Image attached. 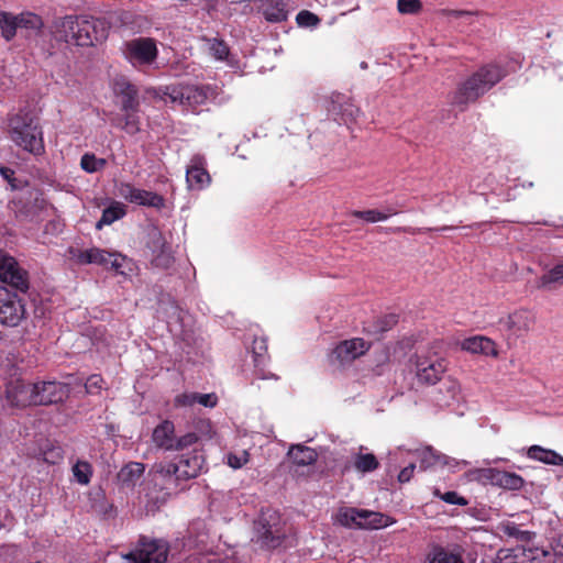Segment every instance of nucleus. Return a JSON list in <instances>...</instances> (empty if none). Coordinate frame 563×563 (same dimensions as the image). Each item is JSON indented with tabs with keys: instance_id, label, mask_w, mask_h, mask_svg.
Returning a JSON list of instances; mask_svg holds the SVG:
<instances>
[{
	"instance_id": "nucleus-10",
	"label": "nucleus",
	"mask_w": 563,
	"mask_h": 563,
	"mask_svg": "<svg viewBox=\"0 0 563 563\" xmlns=\"http://www.w3.org/2000/svg\"><path fill=\"white\" fill-rule=\"evenodd\" d=\"M122 53L133 67H142L155 62L158 49L153 38L137 37L125 42L122 46Z\"/></svg>"
},
{
	"instance_id": "nucleus-40",
	"label": "nucleus",
	"mask_w": 563,
	"mask_h": 563,
	"mask_svg": "<svg viewBox=\"0 0 563 563\" xmlns=\"http://www.w3.org/2000/svg\"><path fill=\"white\" fill-rule=\"evenodd\" d=\"M73 473L76 481L81 485H87L90 482V477L92 474L91 465L85 461H78L73 466Z\"/></svg>"
},
{
	"instance_id": "nucleus-26",
	"label": "nucleus",
	"mask_w": 563,
	"mask_h": 563,
	"mask_svg": "<svg viewBox=\"0 0 563 563\" xmlns=\"http://www.w3.org/2000/svg\"><path fill=\"white\" fill-rule=\"evenodd\" d=\"M117 92L122 98V110L124 112L129 111H137L139 109V100H137V89L134 85L122 81L117 84Z\"/></svg>"
},
{
	"instance_id": "nucleus-53",
	"label": "nucleus",
	"mask_w": 563,
	"mask_h": 563,
	"mask_svg": "<svg viewBox=\"0 0 563 563\" xmlns=\"http://www.w3.org/2000/svg\"><path fill=\"white\" fill-rule=\"evenodd\" d=\"M503 180H498V181H495V176L494 175H488L485 179V184L483 186V188H481L479 185H474L472 184L471 186L475 188L476 191H478L481 195H485V189H489L492 191H496L497 190V185H503Z\"/></svg>"
},
{
	"instance_id": "nucleus-32",
	"label": "nucleus",
	"mask_w": 563,
	"mask_h": 563,
	"mask_svg": "<svg viewBox=\"0 0 563 563\" xmlns=\"http://www.w3.org/2000/svg\"><path fill=\"white\" fill-rule=\"evenodd\" d=\"M420 466L424 470L431 467H441V464H450V456L428 446L420 452Z\"/></svg>"
},
{
	"instance_id": "nucleus-17",
	"label": "nucleus",
	"mask_w": 563,
	"mask_h": 563,
	"mask_svg": "<svg viewBox=\"0 0 563 563\" xmlns=\"http://www.w3.org/2000/svg\"><path fill=\"white\" fill-rule=\"evenodd\" d=\"M196 445H192L191 450L181 453L174 462L178 471V478H181V481L195 478L202 471L205 457Z\"/></svg>"
},
{
	"instance_id": "nucleus-1",
	"label": "nucleus",
	"mask_w": 563,
	"mask_h": 563,
	"mask_svg": "<svg viewBox=\"0 0 563 563\" xmlns=\"http://www.w3.org/2000/svg\"><path fill=\"white\" fill-rule=\"evenodd\" d=\"M57 40L77 46H93L108 36L103 21L89 16L66 15L54 24Z\"/></svg>"
},
{
	"instance_id": "nucleus-46",
	"label": "nucleus",
	"mask_w": 563,
	"mask_h": 563,
	"mask_svg": "<svg viewBox=\"0 0 563 563\" xmlns=\"http://www.w3.org/2000/svg\"><path fill=\"white\" fill-rule=\"evenodd\" d=\"M434 495L450 505L466 506L468 504L466 498L460 496L456 492L441 493L439 489H435Z\"/></svg>"
},
{
	"instance_id": "nucleus-58",
	"label": "nucleus",
	"mask_w": 563,
	"mask_h": 563,
	"mask_svg": "<svg viewBox=\"0 0 563 563\" xmlns=\"http://www.w3.org/2000/svg\"><path fill=\"white\" fill-rule=\"evenodd\" d=\"M450 460H451L450 464H441V467H448L452 472H455V471L463 470L468 464L465 460H456L451 456H450Z\"/></svg>"
},
{
	"instance_id": "nucleus-13",
	"label": "nucleus",
	"mask_w": 563,
	"mask_h": 563,
	"mask_svg": "<svg viewBox=\"0 0 563 563\" xmlns=\"http://www.w3.org/2000/svg\"><path fill=\"white\" fill-rule=\"evenodd\" d=\"M70 253L79 264H96L102 266H108L110 264L111 268L117 272L122 267L123 262L125 261V256L120 253L109 252L98 247L70 251Z\"/></svg>"
},
{
	"instance_id": "nucleus-55",
	"label": "nucleus",
	"mask_w": 563,
	"mask_h": 563,
	"mask_svg": "<svg viewBox=\"0 0 563 563\" xmlns=\"http://www.w3.org/2000/svg\"><path fill=\"white\" fill-rule=\"evenodd\" d=\"M358 113H360L358 108H356L352 103H346V104H344V107L342 109L343 121L346 123L347 121L355 120L356 117L358 115Z\"/></svg>"
},
{
	"instance_id": "nucleus-36",
	"label": "nucleus",
	"mask_w": 563,
	"mask_h": 563,
	"mask_svg": "<svg viewBox=\"0 0 563 563\" xmlns=\"http://www.w3.org/2000/svg\"><path fill=\"white\" fill-rule=\"evenodd\" d=\"M354 467L361 473H369L378 467V461L372 453H358L354 456Z\"/></svg>"
},
{
	"instance_id": "nucleus-3",
	"label": "nucleus",
	"mask_w": 563,
	"mask_h": 563,
	"mask_svg": "<svg viewBox=\"0 0 563 563\" xmlns=\"http://www.w3.org/2000/svg\"><path fill=\"white\" fill-rule=\"evenodd\" d=\"M506 76V71L496 64H488L479 68L455 91L453 102L466 104L475 101Z\"/></svg>"
},
{
	"instance_id": "nucleus-27",
	"label": "nucleus",
	"mask_w": 563,
	"mask_h": 563,
	"mask_svg": "<svg viewBox=\"0 0 563 563\" xmlns=\"http://www.w3.org/2000/svg\"><path fill=\"white\" fill-rule=\"evenodd\" d=\"M287 455L291 459L294 464L298 466L311 465L318 459V454L313 449L302 444H292Z\"/></svg>"
},
{
	"instance_id": "nucleus-31",
	"label": "nucleus",
	"mask_w": 563,
	"mask_h": 563,
	"mask_svg": "<svg viewBox=\"0 0 563 563\" xmlns=\"http://www.w3.org/2000/svg\"><path fill=\"white\" fill-rule=\"evenodd\" d=\"M131 203L163 209L165 207V199L156 192L136 188Z\"/></svg>"
},
{
	"instance_id": "nucleus-4",
	"label": "nucleus",
	"mask_w": 563,
	"mask_h": 563,
	"mask_svg": "<svg viewBox=\"0 0 563 563\" xmlns=\"http://www.w3.org/2000/svg\"><path fill=\"white\" fill-rule=\"evenodd\" d=\"M10 136L19 147L34 155L44 152L43 132L37 120L27 114H15L10 119Z\"/></svg>"
},
{
	"instance_id": "nucleus-29",
	"label": "nucleus",
	"mask_w": 563,
	"mask_h": 563,
	"mask_svg": "<svg viewBox=\"0 0 563 563\" xmlns=\"http://www.w3.org/2000/svg\"><path fill=\"white\" fill-rule=\"evenodd\" d=\"M145 467L142 463L131 462L126 464L118 474V478L123 486L134 487L141 479Z\"/></svg>"
},
{
	"instance_id": "nucleus-47",
	"label": "nucleus",
	"mask_w": 563,
	"mask_h": 563,
	"mask_svg": "<svg viewBox=\"0 0 563 563\" xmlns=\"http://www.w3.org/2000/svg\"><path fill=\"white\" fill-rule=\"evenodd\" d=\"M267 351V345L264 339H255L253 342V357L256 366L263 365L265 363V353Z\"/></svg>"
},
{
	"instance_id": "nucleus-34",
	"label": "nucleus",
	"mask_w": 563,
	"mask_h": 563,
	"mask_svg": "<svg viewBox=\"0 0 563 563\" xmlns=\"http://www.w3.org/2000/svg\"><path fill=\"white\" fill-rule=\"evenodd\" d=\"M125 216V207L120 202H113L102 212L101 218L97 222V229H101L103 225H110L114 221Z\"/></svg>"
},
{
	"instance_id": "nucleus-51",
	"label": "nucleus",
	"mask_w": 563,
	"mask_h": 563,
	"mask_svg": "<svg viewBox=\"0 0 563 563\" xmlns=\"http://www.w3.org/2000/svg\"><path fill=\"white\" fill-rule=\"evenodd\" d=\"M103 386V378L100 375L93 374L89 376L85 383V388L88 394H98Z\"/></svg>"
},
{
	"instance_id": "nucleus-37",
	"label": "nucleus",
	"mask_w": 563,
	"mask_h": 563,
	"mask_svg": "<svg viewBox=\"0 0 563 563\" xmlns=\"http://www.w3.org/2000/svg\"><path fill=\"white\" fill-rule=\"evenodd\" d=\"M107 165L104 158H99L95 154L86 153L81 156L80 167L89 174L102 170Z\"/></svg>"
},
{
	"instance_id": "nucleus-44",
	"label": "nucleus",
	"mask_w": 563,
	"mask_h": 563,
	"mask_svg": "<svg viewBox=\"0 0 563 563\" xmlns=\"http://www.w3.org/2000/svg\"><path fill=\"white\" fill-rule=\"evenodd\" d=\"M296 22L301 27H316L320 23V19L314 13L302 10L297 14Z\"/></svg>"
},
{
	"instance_id": "nucleus-23",
	"label": "nucleus",
	"mask_w": 563,
	"mask_h": 563,
	"mask_svg": "<svg viewBox=\"0 0 563 563\" xmlns=\"http://www.w3.org/2000/svg\"><path fill=\"white\" fill-rule=\"evenodd\" d=\"M258 10L266 21L283 22L287 20L290 12L289 0H260Z\"/></svg>"
},
{
	"instance_id": "nucleus-6",
	"label": "nucleus",
	"mask_w": 563,
	"mask_h": 563,
	"mask_svg": "<svg viewBox=\"0 0 563 563\" xmlns=\"http://www.w3.org/2000/svg\"><path fill=\"white\" fill-rule=\"evenodd\" d=\"M252 541L262 549L278 548L286 537L285 525L276 511H266L254 523Z\"/></svg>"
},
{
	"instance_id": "nucleus-12",
	"label": "nucleus",
	"mask_w": 563,
	"mask_h": 563,
	"mask_svg": "<svg viewBox=\"0 0 563 563\" xmlns=\"http://www.w3.org/2000/svg\"><path fill=\"white\" fill-rule=\"evenodd\" d=\"M0 282L22 292L29 289L27 272L2 249H0Z\"/></svg>"
},
{
	"instance_id": "nucleus-18",
	"label": "nucleus",
	"mask_w": 563,
	"mask_h": 563,
	"mask_svg": "<svg viewBox=\"0 0 563 563\" xmlns=\"http://www.w3.org/2000/svg\"><path fill=\"white\" fill-rule=\"evenodd\" d=\"M211 177L206 169V158L195 154L186 168V183L190 190H202L209 186Z\"/></svg>"
},
{
	"instance_id": "nucleus-20",
	"label": "nucleus",
	"mask_w": 563,
	"mask_h": 563,
	"mask_svg": "<svg viewBox=\"0 0 563 563\" xmlns=\"http://www.w3.org/2000/svg\"><path fill=\"white\" fill-rule=\"evenodd\" d=\"M371 344L362 338L340 342L333 350V356L342 364L350 363L369 350Z\"/></svg>"
},
{
	"instance_id": "nucleus-43",
	"label": "nucleus",
	"mask_w": 563,
	"mask_h": 563,
	"mask_svg": "<svg viewBox=\"0 0 563 563\" xmlns=\"http://www.w3.org/2000/svg\"><path fill=\"white\" fill-rule=\"evenodd\" d=\"M136 112L137 111H129L125 112L124 115V124L122 125V129L131 135L136 134L141 130L140 119Z\"/></svg>"
},
{
	"instance_id": "nucleus-2",
	"label": "nucleus",
	"mask_w": 563,
	"mask_h": 563,
	"mask_svg": "<svg viewBox=\"0 0 563 563\" xmlns=\"http://www.w3.org/2000/svg\"><path fill=\"white\" fill-rule=\"evenodd\" d=\"M156 97L186 110H195L208 101L221 104L227 101L223 91L217 85L178 84L159 87Z\"/></svg>"
},
{
	"instance_id": "nucleus-62",
	"label": "nucleus",
	"mask_w": 563,
	"mask_h": 563,
	"mask_svg": "<svg viewBox=\"0 0 563 563\" xmlns=\"http://www.w3.org/2000/svg\"><path fill=\"white\" fill-rule=\"evenodd\" d=\"M361 68H363V69H366V68H367V64H366V62H362V63H361Z\"/></svg>"
},
{
	"instance_id": "nucleus-33",
	"label": "nucleus",
	"mask_w": 563,
	"mask_h": 563,
	"mask_svg": "<svg viewBox=\"0 0 563 563\" xmlns=\"http://www.w3.org/2000/svg\"><path fill=\"white\" fill-rule=\"evenodd\" d=\"M424 563H464L462 556L443 547H434L427 554Z\"/></svg>"
},
{
	"instance_id": "nucleus-39",
	"label": "nucleus",
	"mask_w": 563,
	"mask_h": 563,
	"mask_svg": "<svg viewBox=\"0 0 563 563\" xmlns=\"http://www.w3.org/2000/svg\"><path fill=\"white\" fill-rule=\"evenodd\" d=\"M397 211H390L388 213L378 211V210H364V211H354L353 216L356 218H361L368 223L382 222L387 220L390 216L396 214Z\"/></svg>"
},
{
	"instance_id": "nucleus-42",
	"label": "nucleus",
	"mask_w": 563,
	"mask_h": 563,
	"mask_svg": "<svg viewBox=\"0 0 563 563\" xmlns=\"http://www.w3.org/2000/svg\"><path fill=\"white\" fill-rule=\"evenodd\" d=\"M250 459V454L246 450H241L236 452H230L227 455L228 465L234 470L241 468L244 466Z\"/></svg>"
},
{
	"instance_id": "nucleus-24",
	"label": "nucleus",
	"mask_w": 563,
	"mask_h": 563,
	"mask_svg": "<svg viewBox=\"0 0 563 563\" xmlns=\"http://www.w3.org/2000/svg\"><path fill=\"white\" fill-rule=\"evenodd\" d=\"M563 286V262L545 271L536 279V287L543 291H555Z\"/></svg>"
},
{
	"instance_id": "nucleus-25",
	"label": "nucleus",
	"mask_w": 563,
	"mask_h": 563,
	"mask_svg": "<svg viewBox=\"0 0 563 563\" xmlns=\"http://www.w3.org/2000/svg\"><path fill=\"white\" fill-rule=\"evenodd\" d=\"M464 351L470 353H481L486 356H496L497 351L494 341L486 336L475 335L463 340L461 344Z\"/></svg>"
},
{
	"instance_id": "nucleus-38",
	"label": "nucleus",
	"mask_w": 563,
	"mask_h": 563,
	"mask_svg": "<svg viewBox=\"0 0 563 563\" xmlns=\"http://www.w3.org/2000/svg\"><path fill=\"white\" fill-rule=\"evenodd\" d=\"M18 15L19 20V27L31 30V31H38L43 26V21L40 15L32 13V12H22Z\"/></svg>"
},
{
	"instance_id": "nucleus-48",
	"label": "nucleus",
	"mask_w": 563,
	"mask_h": 563,
	"mask_svg": "<svg viewBox=\"0 0 563 563\" xmlns=\"http://www.w3.org/2000/svg\"><path fill=\"white\" fill-rule=\"evenodd\" d=\"M397 8L402 14H413L421 9L420 0H398Z\"/></svg>"
},
{
	"instance_id": "nucleus-28",
	"label": "nucleus",
	"mask_w": 563,
	"mask_h": 563,
	"mask_svg": "<svg viewBox=\"0 0 563 563\" xmlns=\"http://www.w3.org/2000/svg\"><path fill=\"white\" fill-rule=\"evenodd\" d=\"M527 455L529 459L542 462L544 464L563 465V456L561 454L540 445L530 446L528 449Z\"/></svg>"
},
{
	"instance_id": "nucleus-7",
	"label": "nucleus",
	"mask_w": 563,
	"mask_h": 563,
	"mask_svg": "<svg viewBox=\"0 0 563 563\" xmlns=\"http://www.w3.org/2000/svg\"><path fill=\"white\" fill-rule=\"evenodd\" d=\"M415 375L420 384H437L446 371V360L434 351H422L411 360Z\"/></svg>"
},
{
	"instance_id": "nucleus-54",
	"label": "nucleus",
	"mask_w": 563,
	"mask_h": 563,
	"mask_svg": "<svg viewBox=\"0 0 563 563\" xmlns=\"http://www.w3.org/2000/svg\"><path fill=\"white\" fill-rule=\"evenodd\" d=\"M196 404L207 408H213L217 405V396L214 394L196 393Z\"/></svg>"
},
{
	"instance_id": "nucleus-19",
	"label": "nucleus",
	"mask_w": 563,
	"mask_h": 563,
	"mask_svg": "<svg viewBox=\"0 0 563 563\" xmlns=\"http://www.w3.org/2000/svg\"><path fill=\"white\" fill-rule=\"evenodd\" d=\"M148 247L152 252V264L162 269H168L174 264V256L170 246L167 245L161 232L155 231L151 234Z\"/></svg>"
},
{
	"instance_id": "nucleus-57",
	"label": "nucleus",
	"mask_w": 563,
	"mask_h": 563,
	"mask_svg": "<svg viewBox=\"0 0 563 563\" xmlns=\"http://www.w3.org/2000/svg\"><path fill=\"white\" fill-rule=\"evenodd\" d=\"M416 465L413 463L409 464L408 466L404 467L399 474H398V481L400 483H407L410 481V478L413 475Z\"/></svg>"
},
{
	"instance_id": "nucleus-56",
	"label": "nucleus",
	"mask_w": 563,
	"mask_h": 563,
	"mask_svg": "<svg viewBox=\"0 0 563 563\" xmlns=\"http://www.w3.org/2000/svg\"><path fill=\"white\" fill-rule=\"evenodd\" d=\"M169 310H170V312L168 314L167 324L172 325L173 322H179L181 320L180 308L175 302H170Z\"/></svg>"
},
{
	"instance_id": "nucleus-30",
	"label": "nucleus",
	"mask_w": 563,
	"mask_h": 563,
	"mask_svg": "<svg viewBox=\"0 0 563 563\" xmlns=\"http://www.w3.org/2000/svg\"><path fill=\"white\" fill-rule=\"evenodd\" d=\"M437 401L440 406H451L459 401L461 395V386L455 379L445 380L440 387Z\"/></svg>"
},
{
	"instance_id": "nucleus-61",
	"label": "nucleus",
	"mask_w": 563,
	"mask_h": 563,
	"mask_svg": "<svg viewBox=\"0 0 563 563\" xmlns=\"http://www.w3.org/2000/svg\"><path fill=\"white\" fill-rule=\"evenodd\" d=\"M382 357L384 361L388 358V355L385 351L382 352Z\"/></svg>"
},
{
	"instance_id": "nucleus-14",
	"label": "nucleus",
	"mask_w": 563,
	"mask_h": 563,
	"mask_svg": "<svg viewBox=\"0 0 563 563\" xmlns=\"http://www.w3.org/2000/svg\"><path fill=\"white\" fill-rule=\"evenodd\" d=\"M69 393V383L46 380L33 384L34 405L59 402L66 398Z\"/></svg>"
},
{
	"instance_id": "nucleus-22",
	"label": "nucleus",
	"mask_w": 563,
	"mask_h": 563,
	"mask_svg": "<svg viewBox=\"0 0 563 563\" xmlns=\"http://www.w3.org/2000/svg\"><path fill=\"white\" fill-rule=\"evenodd\" d=\"M482 477L492 485L504 489L518 490L523 486V479L520 475L497 468H485L481 471Z\"/></svg>"
},
{
	"instance_id": "nucleus-11",
	"label": "nucleus",
	"mask_w": 563,
	"mask_h": 563,
	"mask_svg": "<svg viewBox=\"0 0 563 563\" xmlns=\"http://www.w3.org/2000/svg\"><path fill=\"white\" fill-rule=\"evenodd\" d=\"M26 309L22 298L0 285V324L16 327L25 319Z\"/></svg>"
},
{
	"instance_id": "nucleus-50",
	"label": "nucleus",
	"mask_w": 563,
	"mask_h": 563,
	"mask_svg": "<svg viewBox=\"0 0 563 563\" xmlns=\"http://www.w3.org/2000/svg\"><path fill=\"white\" fill-rule=\"evenodd\" d=\"M196 405V393H183L175 397L174 406L176 408H187Z\"/></svg>"
},
{
	"instance_id": "nucleus-5",
	"label": "nucleus",
	"mask_w": 563,
	"mask_h": 563,
	"mask_svg": "<svg viewBox=\"0 0 563 563\" xmlns=\"http://www.w3.org/2000/svg\"><path fill=\"white\" fill-rule=\"evenodd\" d=\"M333 519L335 523L350 529H382L395 522L384 514L349 507L340 508Z\"/></svg>"
},
{
	"instance_id": "nucleus-15",
	"label": "nucleus",
	"mask_w": 563,
	"mask_h": 563,
	"mask_svg": "<svg viewBox=\"0 0 563 563\" xmlns=\"http://www.w3.org/2000/svg\"><path fill=\"white\" fill-rule=\"evenodd\" d=\"M150 482L165 495H170L179 485L181 478H178V471L173 462L155 463L150 471Z\"/></svg>"
},
{
	"instance_id": "nucleus-16",
	"label": "nucleus",
	"mask_w": 563,
	"mask_h": 563,
	"mask_svg": "<svg viewBox=\"0 0 563 563\" xmlns=\"http://www.w3.org/2000/svg\"><path fill=\"white\" fill-rule=\"evenodd\" d=\"M536 322L533 312L527 309L516 310L507 317L499 319V329L506 331L509 335L521 336L527 333Z\"/></svg>"
},
{
	"instance_id": "nucleus-59",
	"label": "nucleus",
	"mask_w": 563,
	"mask_h": 563,
	"mask_svg": "<svg viewBox=\"0 0 563 563\" xmlns=\"http://www.w3.org/2000/svg\"><path fill=\"white\" fill-rule=\"evenodd\" d=\"M0 173L8 180H10L11 175H13V170L8 167H1Z\"/></svg>"
},
{
	"instance_id": "nucleus-35",
	"label": "nucleus",
	"mask_w": 563,
	"mask_h": 563,
	"mask_svg": "<svg viewBox=\"0 0 563 563\" xmlns=\"http://www.w3.org/2000/svg\"><path fill=\"white\" fill-rule=\"evenodd\" d=\"M1 34L7 41H11L19 27L18 15L10 12H0Z\"/></svg>"
},
{
	"instance_id": "nucleus-8",
	"label": "nucleus",
	"mask_w": 563,
	"mask_h": 563,
	"mask_svg": "<svg viewBox=\"0 0 563 563\" xmlns=\"http://www.w3.org/2000/svg\"><path fill=\"white\" fill-rule=\"evenodd\" d=\"M198 439L195 432H188L176 438L175 426L170 420L162 421L152 433V441L155 446L164 451H185L197 444Z\"/></svg>"
},
{
	"instance_id": "nucleus-45",
	"label": "nucleus",
	"mask_w": 563,
	"mask_h": 563,
	"mask_svg": "<svg viewBox=\"0 0 563 563\" xmlns=\"http://www.w3.org/2000/svg\"><path fill=\"white\" fill-rule=\"evenodd\" d=\"M209 51L211 55L218 60H223L229 54V47L223 41L212 38L209 41Z\"/></svg>"
},
{
	"instance_id": "nucleus-41",
	"label": "nucleus",
	"mask_w": 563,
	"mask_h": 563,
	"mask_svg": "<svg viewBox=\"0 0 563 563\" xmlns=\"http://www.w3.org/2000/svg\"><path fill=\"white\" fill-rule=\"evenodd\" d=\"M398 319H397V316L394 314V313H390V314H386L384 317H380L377 321H376V324L374 325L373 329H367L368 332L371 333H382V332H385V331H388L389 329H391L396 323H397Z\"/></svg>"
},
{
	"instance_id": "nucleus-21",
	"label": "nucleus",
	"mask_w": 563,
	"mask_h": 563,
	"mask_svg": "<svg viewBox=\"0 0 563 563\" xmlns=\"http://www.w3.org/2000/svg\"><path fill=\"white\" fill-rule=\"evenodd\" d=\"M5 396L12 406L25 407L34 405L33 384H26L21 379H11L7 384Z\"/></svg>"
},
{
	"instance_id": "nucleus-9",
	"label": "nucleus",
	"mask_w": 563,
	"mask_h": 563,
	"mask_svg": "<svg viewBox=\"0 0 563 563\" xmlns=\"http://www.w3.org/2000/svg\"><path fill=\"white\" fill-rule=\"evenodd\" d=\"M168 544L162 539L142 537L139 545L123 558L128 563H165L168 556Z\"/></svg>"
},
{
	"instance_id": "nucleus-60",
	"label": "nucleus",
	"mask_w": 563,
	"mask_h": 563,
	"mask_svg": "<svg viewBox=\"0 0 563 563\" xmlns=\"http://www.w3.org/2000/svg\"><path fill=\"white\" fill-rule=\"evenodd\" d=\"M186 545H188L189 548L199 547V544H198V543H194V542H191L190 538L188 539V542H187V544H186Z\"/></svg>"
},
{
	"instance_id": "nucleus-52",
	"label": "nucleus",
	"mask_w": 563,
	"mask_h": 563,
	"mask_svg": "<svg viewBox=\"0 0 563 563\" xmlns=\"http://www.w3.org/2000/svg\"><path fill=\"white\" fill-rule=\"evenodd\" d=\"M135 190H136V187H134L130 183L122 181L117 185L118 195L129 202H132Z\"/></svg>"
},
{
	"instance_id": "nucleus-49",
	"label": "nucleus",
	"mask_w": 563,
	"mask_h": 563,
	"mask_svg": "<svg viewBox=\"0 0 563 563\" xmlns=\"http://www.w3.org/2000/svg\"><path fill=\"white\" fill-rule=\"evenodd\" d=\"M504 532L508 537L516 538L518 540L525 541L529 539V531L521 530L516 523L508 522L504 526Z\"/></svg>"
}]
</instances>
